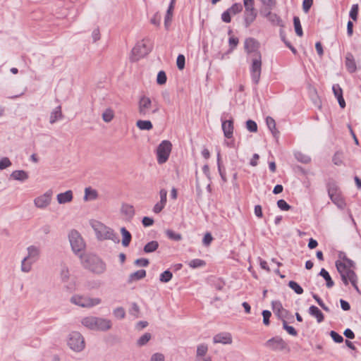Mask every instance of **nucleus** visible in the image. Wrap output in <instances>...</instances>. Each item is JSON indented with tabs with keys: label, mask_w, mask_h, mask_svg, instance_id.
<instances>
[{
	"label": "nucleus",
	"mask_w": 361,
	"mask_h": 361,
	"mask_svg": "<svg viewBox=\"0 0 361 361\" xmlns=\"http://www.w3.org/2000/svg\"><path fill=\"white\" fill-rule=\"evenodd\" d=\"M136 126L142 130H150L153 128L152 122L148 120H138L136 123Z\"/></svg>",
	"instance_id": "obj_28"
},
{
	"label": "nucleus",
	"mask_w": 361,
	"mask_h": 361,
	"mask_svg": "<svg viewBox=\"0 0 361 361\" xmlns=\"http://www.w3.org/2000/svg\"><path fill=\"white\" fill-rule=\"evenodd\" d=\"M73 198V192L71 190L59 193L56 196L57 202L61 204L71 202Z\"/></svg>",
	"instance_id": "obj_18"
},
{
	"label": "nucleus",
	"mask_w": 361,
	"mask_h": 361,
	"mask_svg": "<svg viewBox=\"0 0 361 361\" xmlns=\"http://www.w3.org/2000/svg\"><path fill=\"white\" fill-rule=\"evenodd\" d=\"M161 14L159 13H156L154 16L152 18V19L150 20V22L152 24L156 25V26H159L160 25V21H161Z\"/></svg>",
	"instance_id": "obj_59"
},
{
	"label": "nucleus",
	"mask_w": 361,
	"mask_h": 361,
	"mask_svg": "<svg viewBox=\"0 0 361 361\" xmlns=\"http://www.w3.org/2000/svg\"><path fill=\"white\" fill-rule=\"evenodd\" d=\"M330 199L338 208L343 209L345 207V203L341 192L330 197Z\"/></svg>",
	"instance_id": "obj_27"
},
{
	"label": "nucleus",
	"mask_w": 361,
	"mask_h": 361,
	"mask_svg": "<svg viewBox=\"0 0 361 361\" xmlns=\"http://www.w3.org/2000/svg\"><path fill=\"white\" fill-rule=\"evenodd\" d=\"M114 117V111L111 109H106L102 114V119L106 123H109Z\"/></svg>",
	"instance_id": "obj_31"
},
{
	"label": "nucleus",
	"mask_w": 361,
	"mask_h": 361,
	"mask_svg": "<svg viewBox=\"0 0 361 361\" xmlns=\"http://www.w3.org/2000/svg\"><path fill=\"white\" fill-rule=\"evenodd\" d=\"M277 206L283 211H288L290 209V206L284 200H278Z\"/></svg>",
	"instance_id": "obj_54"
},
{
	"label": "nucleus",
	"mask_w": 361,
	"mask_h": 361,
	"mask_svg": "<svg viewBox=\"0 0 361 361\" xmlns=\"http://www.w3.org/2000/svg\"><path fill=\"white\" fill-rule=\"evenodd\" d=\"M327 190L329 197L340 192L337 185L334 183L328 184Z\"/></svg>",
	"instance_id": "obj_40"
},
{
	"label": "nucleus",
	"mask_w": 361,
	"mask_h": 361,
	"mask_svg": "<svg viewBox=\"0 0 361 361\" xmlns=\"http://www.w3.org/2000/svg\"><path fill=\"white\" fill-rule=\"evenodd\" d=\"M61 278L62 281L66 282L69 279V270L66 266H63L61 270Z\"/></svg>",
	"instance_id": "obj_46"
},
{
	"label": "nucleus",
	"mask_w": 361,
	"mask_h": 361,
	"mask_svg": "<svg viewBox=\"0 0 361 361\" xmlns=\"http://www.w3.org/2000/svg\"><path fill=\"white\" fill-rule=\"evenodd\" d=\"M247 61L250 62V72L252 82L259 83L262 72V54L257 47H244Z\"/></svg>",
	"instance_id": "obj_1"
},
{
	"label": "nucleus",
	"mask_w": 361,
	"mask_h": 361,
	"mask_svg": "<svg viewBox=\"0 0 361 361\" xmlns=\"http://www.w3.org/2000/svg\"><path fill=\"white\" fill-rule=\"evenodd\" d=\"M336 267L340 274H345L346 271L348 269L347 264L341 261L336 262Z\"/></svg>",
	"instance_id": "obj_43"
},
{
	"label": "nucleus",
	"mask_w": 361,
	"mask_h": 361,
	"mask_svg": "<svg viewBox=\"0 0 361 361\" xmlns=\"http://www.w3.org/2000/svg\"><path fill=\"white\" fill-rule=\"evenodd\" d=\"M293 23H294V27H295L296 34L300 37L302 36V30L300 19L298 17H297V16L294 17Z\"/></svg>",
	"instance_id": "obj_37"
},
{
	"label": "nucleus",
	"mask_w": 361,
	"mask_h": 361,
	"mask_svg": "<svg viewBox=\"0 0 361 361\" xmlns=\"http://www.w3.org/2000/svg\"><path fill=\"white\" fill-rule=\"evenodd\" d=\"M334 94L336 98L339 97L340 95H343V91L339 85L336 84L332 87Z\"/></svg>",
	"instance_id": "obj_61"
},
{
	"label": "nucleus",
	"mask_w": 361,
	"mask_h": 361,
	"mask_svg": "<svg viewBox=\"0 0 361 361\" xmlns=\"http://www.w3.org/2000/svg\"><path fill=\"white\" fill-rule=\"evenodd\" d=\"M129 312L130 314L136 317H139V313H140V307L139 306L137 305V303L135 302H133L132 305H131V307L130 309L129 310Z\"/></svg>",
	"instance_id": "obj_52"
},
{
	"label": "nucleus",
	"mask_w": 361,
	"mask_h": 361,
	"mask_svg": "<svg viewBox=\"0 0 361 361\" xmlns=\"http://www.w3.org/2000/svg\"><path fill=\"white\" fill-rule=\"evenodd\" d=\"M262 316H263V323L265 325H269L270 324L269 318L271 316V313L269 310H263L262 311Z\"/></svg>",
	"instance_id": "obj_58"
},
{
	"label": "nucleus",
	"mask_w": 361,
	"mask_h": 361,
	"mask_svg": "<svg viewBox=\"0 0 361 361\" xmlns=\"http://www.w3.org/2000/svg\"><path fill=\"white\" fill-rule=\"evenodd\" d=\"M92 227L94 229L98 240H111L116 243H118L120 242L118 236L114 233V230L107 227L101 222L94 221L92 224Z\"/></svg>",
	"instance_id": "obj_4"
},
{
	"label": "nucleus",
	"mask_w": 361,
	"mask_h": 361,
	"mask_svg": "<svg viewBox=\"0 0 361 361\" xmlns=\"http://www.w3.org/2000/svg\"><path fill=\"white\" fill-rule=\"evenodd\" d=\"M151 51L149 47H133L131 50L130 60L137 61L141 58L145 56Z\"/></svg>",
	"instance_id": "obj_14"
},
{
	"label": "nucleus",
	"mask_w": 361,
	"mask_h": 361,
	"mask_svg": "<svg viewBox=\"0 0 361 361\" xmlns=\"http://www.w3.org/2000/svg\"><path fill=\"white\" fill-rule=\"evenodd\" d=\"M333 162L335 165H341L342 164V154L336 152L333 157Z\"/></svg>",
	"instance_id": "obj_62"
},
{
	"label": "nucleus",
	"mask_w": 361,
	"mask_h": 361,
	"mask_svg": "<svg viewBox=\"0 0 361 361\" xmlns=\"http://www.w3.org/2000/svg\"><path fill=\"white\" fill-rule=\"evenodd\" d=\"M81 323L84 326L92 331H107L112 327V322L110 319L94 316L84 317Z\"/></svg>",
	"instance_id": "obj_3"
},
{
	"label": "nucleus",
	"mask_w": 361,
	"mask_h": 361,
	"mask_svg": "<svg viewBox=\"0 0 361 361\" xmlns=\"http://www.w3.org/2000/svg\"><path fill=\"white\" fill-rule=\"evenodd\" d=\"M172 273L170 271L166 270L161 274L159 280L162 283H167L172 279Z\"/></svg>",
	"instance_id": "obj_38"
},
{
	"label": "nucleus",
	"mask_w": 361,
	"mask_h": 361,
	"mask_svg": "<svg viewBox=\"0 0 361 361\" xmlns=\"http://www.w3.org/2000/svg\"><path fill=\"white\" fill-rule=\"evenodd\" d=\"M113 314H114L115 317H116L118 319H123L125 317V316H126L125 310L123 307H121L116 308L113 311Z\"/></svg>",
	"instance_id": "obj_45"
},
{
	"label": "nucleus",
	"mask_w": 361,
	"mask_h": 361,
	"mask_svg": "<svg viewBox=\"0 0 361 361\" xmlns=\"http://www.w3.org/2000/svg\"><path fill=\"white\" fill-rule=\"evenodd\" d=\"M264 345L272 351H289L290 348L286 341L280 336L273 337L266 341Z\"/></svg>",
	"instance_id": "obj_12"
},
{
	"label": "nucleus",
	"mask_w": 361,
	"mask_h": 361,
	"mask_svg": "<svg viewBox=\"0 0 361 361\" xmlns=\"http://www.w3.org/2000/svg\"><path fill=\"white\" fill-rule=\"evenodd\" d=\"M121 233L123 236L122 245L124 247H128L132 239L130 233L125 227H122L121 228Z\"/></svg>",
	"instance_id": "obj_25"
},
{
	"label": "nucleus",
	"mask_w": 361,
	"mask_h": 361,
	"mask_svg": "<svg viewBox=\"0 0 361 361\" xmlns=\"http://www.w3.org/2000/svg\"><path fill=\"white\" fill-rule=\"evenodd\" d=\"M146 276V271L144 269L137 270L129 275L128 283H131L133 281L140 280Z\"/></svg>",
	"instance_id": "obj_22"
},
{
	"label": "nucleus",
	"mask_w": 361,
	"mask_h": 361,
	"mask_svg": "<svg viewBox=\"0 0 361 361\" xmlns=\"http://www.w3.org/2000/svg\"><path fill=\"white\" fill-rule=\"evenodd\" d=\"M52 195V190H49L43 195L38 196L34 200L35 206L39 209L46 208L51 202Z\"/></svg>",
	"instance_id": "obj_13"
},
{
	"label": "nucleus",
	"mask_w": 361,
	"mask_h": 361,
	"mask_svg": "<svg viewBox=\"0 0 361 361\" xmlns=\"http://www.w3.org/2000/svg\"><path fill=\"white\" fill-rule=\"evenodd\" d=\"M295 157L298 161L304 164H307L310 161V157L301 152L295 153Z\"/></svg>",
	"instance_id": "obj_44"
},
{
	"label": "nucleus",
	"mask_w": 361,
	"mask_h": 361,
	"mask_svg": "<svg viewBox=\"0 0 361 361\" xmlns=\"http://www.w3.org/2000/svg\"><path fill=\"white\" fill-rule=\"evenodd\" d=\"M346 276H348L349 281L351 283H354V282H357V275L355 273L354 271L351 269H348L345 273Z\"/></svg>",
	"instance_id": "obj_55"
},
{
	"label": "nucleus",
	"mask_w": 361,
	"mask_h": 361,
	"mask_svg": "<svg viewBox=\"0 0 361 361\" xmlns=\"http://www.w3.org/2000/svg\"><path fill=\"white\" fill-rule=\"evenodd\" d=\"M319 275L324 279V280L326 281V286L327 288H331L334 286V282L332 280L329 272L325 269L322 268Z\"/></svg>",
	"instance_id": "obj_26"
},
{
	"label": "nucleus",
	"mask_w": 361,
	"mask_h": 361,
	"mask_svg": "<svg viewBox=\"0 0 361 361\" xmlns=\"http://www.w3.org/2000/svg\"><path fill=\"white\" fill-rule=\"evenodd\" d=\"M97 197H98V193L96 190L92 189L91 188H85V196H84V200L85 201L96 200L97 198Z\"/></svg>",
	"instance_id": "obj_29"
},
{
	"label": "nucleus",
	"mask_w": 361,
	"mask_h": 361,
	"mask_svg": "<svg viewBox=\"0 0 361 361\" xmlns=\"http://www.w3.org/2000/svg\"><path fill=\"white\" fill-rule=\"evenodd\" d=\"M68 239L73 252L79 257L83 255L86 244L80 233L76 230H71L68 234Z\"/></svg>",
	"instance_id": "obj_5"
},
{
	"label": "nucleus",
	"mask_w": 361,
	"mask_h": 361,
	"mask_svg": "<svg viewBox=\"0 0 361 361\" xmlns=\"http://www.w3.org/2000/svg\"><path fill=\"white\" fill-rule=\"evenodd\" d=\"M358 9H359L358 4H353L351 7L349 15H350V17L353 20H356L357 18Z\"/></svg>",
	"instance_id": "obj_50"
},
{
	"label": "nucleus",
	"mask_w": 361,
	"mask_h": 361,
	"mask_svg": "<svg viewBox=\"0 0 361 361\" xmlns=\"http://www.w3.org/2000/svg\"><path fill=\"white\" fill-rule=\"evenodd\" d=\"M166 235L170 239L176 241L180 240L182 238V236L180 233H175L171 230H167Z\"/></svg>",
	"instance_id": "obj_48"
},
{
	"label": "nucleus",
	"mask_w": 361,
	"mask_h": 361,
	"mask_svg": "<svg viewBox=\"0 0 361 361\" xmlns=\"http://www.w3.org/2000/svg\"><path fill=\"white\" fill-rule=\"evenodd\" d=\"M313 0H304L302 2V9L305 13H308L312 6Z\"/></svg>",
	"instance_id": "obj_60"
},
{
	"label": "nucleus",
	"mask_w": 361,
	"mask_h": 361,
	"mask_svg": "<svg viewBox=\"0 0 361 361\" xmlns=\"http://www.w3.org/2000/svg\"><path fill=\"white\" fill-rule=\"evenodd\" d=\"M171 148L172 145L168 140H164L159 145L157 149V161L159 164H164L168 160Z\"/></svg>",
	"instance_id": "obj_11"
},
{
	"label": "nucleus",
	"mask_w": 361,
	"mask_h": 361,
	"mask_svg": "<svg viewBox=\"0 0 361 361\" xmlns=\"http://www.w3.org/2000/svg\"><path fill=\"white\" fill-rule=\"evenodd\" d=\"M243 10V6L241 4L235 3L230 7L228 11L231 13L232 15H235L240 12H241Z\"/></svg>",
	"instance_id": "obj_41"
},
{
	"label": "nucleus",
	"mask_w": 361,
	"mask_h": 361,
	"mask_svg": "<svg viewBox=\"0 0 361 361\" xmlns=\"http://www.w3.org/2000/svg\"><path fill=\"white\" fill-rule=\"evenodd\" d=\"M11 178L19 181H25L28 179V173L23 170H16L11 173Z\"/></svg>",
	"instance_id": "obj_21"
},
{
	"label": "nucleus",
	"mask_w": 361,
	"mask_h": 361,
	"mask_svg": "<svg viewBox=\"0 0 361 361\" xmlns=\"http://www.w3.org/2000/svg\"><path fill=\"white\" fill-rule=\"evenodd\" d=\"M27 255L21 262V271L29 272L32 269V264L39 257L40 249L35 245H30L27 248Z\"/></svg>",
	"instance_id": "obj_6"
},
{
	"label": "nucleus",
	"mask_w": 361,
	"mask_h": 361,
	"mask_svg": "<svg viewBox=\"0 0 361 361\" xmlns=\"http://www.w3.org/2000/svg\"><path fill=\"white\" fill-rule=\"evenodd\" d=\"M283 328L291 336H296L298 335L297 331L293 326L288 325L286 320L283 321Z\"/></svg>",
	"instance_id": "obj_42"
},
{
	"label": "nucleus",
	"mask_w": 361,
	"mask_h": 361,
	"mask_svg": "<svg viewBox=\"0 0 361 361\" xmlns=\"http://www.w3.org/2000/svg\"><path fill=\"white\" fill-rule=\"evenodd\" d=\"M165 205L166 204L159 201L154 206L153 212L156 214L159 213L164 208Z\"/></svg>",
	"instance_id": "obj_64"
},
{
	"label": "nucleus",
	"mask_w": 361,
	"mask_h": 361,
	"mask_svg": "<svg viewBox=\"0 0 361 361\" xmlns=\"http://www.w3.org/2000/svg\"><path fill=\"white\" fill-rule=\"evenodd\" d=\"M68 345L75 352L82 351L85 346L83 336L78 331H73L69 334Z\"/></svg>",
	"instance_id": "obj_10"
},
{
	"label": "nucleus",
	"mask_w": 361,
	"mask_h": 361,
	"mask_svg": "<svg viewBox=\"0 0 361 361\" xmlns=\"http://www.w3.org/2000/svg\"><path fill=\"white\" fill-rule=\"evenodd\" d=\"M222 130L224 131V136L227 138L233 137V120H227L222 121Z\"/></svg>",
	"instance_id": "obj_17"
},
{
	"label": "nucleus",
	"mask_w": 361,
	"mask_h": 361,
	"mask_svg": "<svg viewBox=\"0 0 361 361\" xmlns=\"http://www.w3.org/2000/svg\"><path fill=\"white\" fill-rule=\"evenodd\" d=\"M214 343L231 344L232 343V336L230 333L223 332L215 335L213 338Z\"/></svg>",
	"instance_id": "obj_16"
},
{
	"label": "nucleus",
	"mask_w": 361,
	"mask_h": 361,
	"mask_svg": "<svg viewBox=\"0 0 361 361\" xmlns=\"http://www.w3.org/2000/svg\"><path fill=\"white\" fill-rule=\"evenodd\" d=\"M330 336L332 338V339L336 343H342L343 341V338L341 335L338 334L337 332L334 331H331L330 332Z\"/></svg>",
	"instance_id": "obj_56"
},
{
	"label": "nucleus",
	"mask_w": 361,
	"mask_h": 361,
	"mask_svg": "<svg viewBox=\"0 0 361 361\" xmlns=\"http://www.w3.org/2000/svg\"><path fill=\"white\" fill-rule=\"evenodd\" d=\"M208 351V346L207 344L201 343L197 347V357L204 356Z\"/></svg>",
	"instance_id": "obj_34"
},
{
	"label": "nucleus",
	"mask_w": 361,
	"mask_h": 361,
	"mask_svg": "<svg viewBox=\"0 0 361 361\" xmlns=\"http://www.w3.org/2000/svg\"><path fill=\"white\" fill-rule=\"evenodd\" d=\"M288 286L298 295H300L303 293L302 288L294 281H290L288 283Z\"/></svg>",
	"instance_id": "obj_35"
},
{
	"label": "nucleus",
	"mask_w": 361,
	"mask_h": 361,
	"mask_svg": "<svg viewBox=\"0 0 361 361\" xmlns=\"http://www.w3.org/2000/svg\"><path fill=\"white\" fill-rule=\"evenodd\" d=\"M273 6H267L262 5L261 9H260V14L266 18L268 17H274L276 18V15L272 13L270 10L271 9Z\"/></svg>",
	"instance_id": "obj_32"
},
{
	"label": "nucleus",
	"mask_w": 361,
	"mask_h": 361,
	"mask_svg": "<svg viewBox=\"0 0 361 361\" xmlns=\"http://www.w3.org/2000/svg\"><path fill=\"white\" fill-rule=\"evenodd\" d=\"M185 56L183 54H179L176 61V64L178 69L183 70L185 68Z\"/></svg>",
	"instance_id": "obj_53"
},
{
	"label": "nucleus",
	"mask_w": 361,
	"mask_h": 361,
	"mask_svg": "<svg viewBox=\"0 0 361 361\" xmlns=\"http://www.w3.org/2000/svg\"><path fill=\"white\" fill-rule=\"evenodd\" d=\"M158 247L159 243L156 240H152L145 245L143 250L145 253H151L156 251Z\"/></svg>",
	"instance_id": "obj_30"
},
{
	"label": "nucleus",
	"mask_w": 361,
	"mask_h": 361,
	"mask_svg": "<svg viewBox=\"0 0 361 361\" xmlns=\"http://www.w3.org/2000/svg\"><path fill=\"white\" fill-rule=\"evenodd\" d=\"M62 118L63 114L61 112V106H58L51 113L49 122L51 124H53L55 122H56L59 119H61Z\"/></svg>",
	"instance_id": "obj_24"
},
{
	"label": "nucleus",
	"mask_w": 361,
	"mask_h": 361,
	"mask_svg": "<svg viewBox=\"0 0 361 361\" xmlns=\"http://www.w3.org/2000/svg\"><path fill=\"white\" fill-rule=\"evenodd\" d=\"M166 75L164 71H161L158 73L157 82L159 85H164L166 82Z\"/></svg>",
	"instance_id": "obj_47"
},
{
	"label": "nucleus",
	"mask_w": 361,
	"mask_h": 361,
	"mask_svg": "<svg viewBox=\"0 0 361 361\" xmlns=\"http://www.w3.org/2000/svg\"><path fill=\"white\" fill-rule=\"evenodd\" d=\"M11 165L12 163L8 157H3L0 159V170H4Z\"/></svg>",
	"instance_id": "obj_49"
},
{
	"label": "nucleus",
	"mask_w": 361,
	"mask_h": 361,
	"mask_svg": "<svg viewBox=\"0 0 361 361\" xmlns=\"http://www.w3.org/2000/svg\"><path fill=\"white\" fill-rule=\"evenodd\" d=\"M345 66L350 73L356 71L357 67L353 55L351 53H347L345 56Z\"/></svg>",
	"instance_id": "obj_19"
},
{
	"label": "nucleus",
	"mask_w": 361,
	"mask_h": 361,
	"mask_svg": "<svg viewBox=\"0 0 361 361\" xmlns=\"http://www.w3.org/2000/svg\"><path fill=\"white\" fill-rule=\"evenodd\" d=\"M150 361H164V356L161 353H156L152 355Z\"/></svg>",
	"instance_id": "obj_63"
},
{
	"label": "nucleus",
	"mask_w": 361,
	"mask_h": 361,
	"mask_svg": "<svg viewBox=\"0 0 361 361\" xmlns=\"http://www.w3.org/2000/svg\"><path fill=\"white\" fill-rule=\"evenodd\" d=\"M159 108L157 104H153L151 99L145 95L140 97L138 101V113L140 116L146 117L150 114H156Z\"/></svg>",
	"instance_id": "obj_7"
},
{
	"label": "nucleus",
	"mask_w": 361,
	"mask_h": 361,
	"mask_svg": "<svg viewBox=\"0 0 361 361\" xmlns=\"http://www.w3.org/2000/svg\"><path fill=\"white\" fill-rule=\"evenodd\" d=\"M206 264L205 262L200 259H195L189 262L188 265L193 269L204 267Z\"/></svg>",
	"instance_id": "obj_36"
},
{
	"label": "nucleus",
	"mask_w": 361,
	"mask_h": 361,
	"mask_svg": "<svg viewBox=\"0 0 361 361\" xmlns=\"http://www.w3.org/2000/svg\"><path fill=\"white\" fill-rule=\"evenodd\" d=\"M272 310L277 317L282 320H286L288 316V311L283 307L281 302L279 300H275L271 302Z\"/></svg>",
	"instance_id": "obj_15"
},
{
	"label": "nucleus",
	"mask_w": 361,
	"mask_h": 361,
	"mask_svg": "<svg viewBox=\"0 0 361 361\" xmlns=\"http://www.w3.org/2000/svg\"><path fill=\"white\" fill-rule=\"evenodd\" d=\"M151 338L152 335L150 333H145L137 341V345L140 347L143 346L147 343Z\"/></svg>",
	"instance_id": "obj_33"
},
{
	"label": "nucleus",
	"mask_w": 361,
	"mask_h": 361,
	"mask_svg": "<svg viewBox=\"0 0 361 361\" xmlns=\"http://www.w3.org/2000/svg\"><path fill=\"white\" fill-rule=\"evenodd\" d=\"M309 314L315 317L318 323H321L324 321V317L321 310L316 306L312 305L309 308Z\"/></svg>",
	"instance_id": "obj_20"
},
{
	"label": "nucleus",
	"mask_w": 361,
	"mask_h": 361,
	"mask_svg": "<svg viewBox=\"0 0 361 361\" xmlns=\"http://www.w3.org/2000/svg\"><path fill=\"white\" fill-rule=\"evenodd\" d=\"M134 264L137 267H147L149 264V262L147 259L145 258H140L137 259Z\"/></svg>",
	"instance_id": "obj_57"
},
{
	"label": "nucleus",
	"mask_w": 361,
	"mask_h": 361,
	"mask_svg": "<svg viewBox=\"0 0 361 361\" xmlns=\"http://www.w3.org/2000/svg\"><path fill=\"white\" fill-rule=\"evenodd\" d=\"M266 123L274 137H278L279 131L276 128V122L271 116H267Z\"/></svg>",
	"instance_id": "obj_23"
},
{
	"label": "nucleus",
	"mask_w": 361,
	"mask_h": 361,
	"mask_svg": "<svg viewBox=\"0 0 361 361\" xmlns=\"http://www.w3.org/2000/svg\"><path fill=\"white\" fill-rule=\"evenodd\" d=\"M121 211L126 215L132 217L134 215L133 207L129 204H124L122 206Z\"/></svg>",
	"instance_id": "obj_39"
},
{
	"label": "nucleus",
	"mask_w": 361,
	"mask_h": 361,
	"mask_svg": "<svg viewBox=\"0 0 361 361\" xmlns=\"http://www.w3.org/2000/svg\"><path fill=\"white\" fill-rule=\"evenodd\" d=\"M80 262L82 267L96 274L105 272L106 264L97 256L91 254L80 255Z\"/></svg>",
	"instance_id": "obj_2"
},
{
	"label": "nucleus",
	"mask_w": 361,
	"mask_h": 361,
	"mask_svg": "<svg viewBox=\"0 0 361 361\" xmlns=\"http://www.w3.org/2000/svg\"><path fill=\"white\" fill-rule=\"evenodd\" d=\"M71 302L82 307H92L99 305L102 302V300L98 298H89L87 296L75 295L71 298Z\"/></svg>",
	"instance_id": "obj_9"
},
{
	"label": "nucleus",
	"mask_w": 361,
	"mask_h": 361,
	"mask_svg": "<svg viewBox=\"0 0 361 361\" xmlns=\"http://www.w3.org/2000/svg\"><path fill=\"white\" fill-rule=\"evenodd\" d=\"M246 127H247V129L250 131V132H252V133H255V132H257V123L252 121V120H248L247 122H246Z\"/></svg>",
	"instance_id": "obj_51"
},
{
	"label": "nucleus",
	"mask_w": 361,
	"mask_h": 361,
	"mask_svg": "<svg viewBox=\"0 0 361 361\" xmlns=\"http://www.w3.org/2000/svg\"><path fill=\"white\" fill-rule=\"evenodd\" d=\"M243 23L246 27L255 20L257 16V11L255 8V0H243Z\"/></svg>",
	"instance_id": "obj_8"
}]
</instances>
